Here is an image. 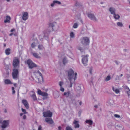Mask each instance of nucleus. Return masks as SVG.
<instances>
[{
	"label": "nucleus",
	"instance_id": "nucleus-8",
	"mask_svg": "<svg viewBox=\"0 0 130 130\" xmlns=\"http://www.w3.org/2000/svg\"><path fill=\"white\" fill-rule=\"evenodd\" d=\"M27 64L28 65L29 68L32 69L33 67H37V65L33 63L32 61L30 60H28L27 61Z\"/></svg>",
	"mask_w": 130,
	"mask_h": 130
},
{
	"label": "nucleus",
	"instance_id": "nucleus-10",
	"mask_svg": "<svg viewBox=\"0 0 130 130\" xmlns=\"http://www.w3.org/2000/svg\"><path fill=\"white\" fill-rule=\"evenodd\" d=\"M18 74V70L17 69H14L13 70V72L12 73V75L14 79H16L17 77Z\"/></svg>",
	"mask_w": 130,
	"mask_h": 130
},
{
	"label": "nucleus",
	"instance_id": "nucleus-44",
	"mask_svg": "<svg viewBox=\"0 0 130 130\" xmlns=\"http://www.w3.org/2000/svg\"><path fill=\"white\" fill-rule=\"evenodd\" d=\"M89 71L90 73L91 74H92V68H91L89 69Z\"/></svg>",
	"mask_w": 130,
	"mask_h": 130
},
{
	"label": "nucleus",
	"instance_id": "nucleus-1",
	"mask_svg": "<svg viewBox=\"0 0 130 130\" xmlns=\"http://www.w3.org/2000/svg\"><path fill=\"white\" fill-rule=\"evenodd\" d=\"M67 72L68 78L70 83V85L69 86V87H71L77 78V74L76 72L74 73L72 69H69L67 71Z\"/></svg>",
	"mask_w": 130,
	"mask_h": 130
},
{
	"label": "nucleus",
	"instance_id": "nucleus-32",
	"mask_svg": "<svg viewBox=\"0 0 130 130\" xmlns=\"http://www.w3.org/2000/svg\"><path fill=\"white\" fill-rule=\"evenodd\" d=\"M68 61L66 58H64L62 60V62L63 64H65L68 63Z\"/></svg>",
	"mask_w": 130,
	"mask_h": 130
},
{
	"label": "nucleus",
	"instance_id": "nucleus-55",
	"mask_svg": "<svg viewBox=\"0 0 130 130\" xmlns=\"http://www.w3.org/2000/svg\"><path fill=\"white\" fill-rule=\"evenodd\" d=\"M4 128H0V130H5L4 129Z\"/></svg>",
	"mask_w": 130,
	"mask_h": 130
},
{
	"label": "nucleus",
	"instance_id": "nucleus-47",
	"mask_svg": "<svg viewBox=\"0 0 130 130\" xmlns=\"http://www.w3.org/2000/svg\"><path fill=\"white\" fill-rule=\"evenodd\" d=\"M14 88L13 87H12V93L13 94H14L15 93V90H14Z\"/></svg>",
	"mask_w": 130,
	"mask_h": 130
},
{
	"label": "nucleus",
	"instance_id": "nucleus-28",
	"mask_svg": "<svg viewBox=\"0 0 130 130\" xmlns=\"http://www.w3.org/2000/svg\"><path fill=\"white\" fill-rule=\"evenodd\" d=\"M4 82L6 84H12V83L11 82L9 79H6L4 80Z\"/></svg>",
	"mask_w": 130,
	"mask_h": 130
},
{
	"label": "nucleus",
	"instance_id": "nucleus-33",
	"mask_svg": "<svg viewBox=\"0 0 130 130\" xmlns=\"http://www.w3.org/2000/svg\"><path fill=\"white\" fill-rule=\"evenodd\" d=\"M70 91H68L67 92H65L64 93V95L67 97H68L70 95Z\"/></svg>",
	"mask_w": 130,
	"mask_h": 130
},
{
	"label": "nucleus",
	"instance_id": "nucleus-31",
	"mask_svg": "<svg viewBox=\"0 0 130 130\" xmlns=\"http://www.w3.org/2000/svg\"><path fill=\"white\" fill-rule=\"evenodd\" d=\"M75 33L73 32H71L70 34V39L71 38H73L75 37Z\"/></svg>",
	"mask_w": 130,
	"mask_h": 130
},
{
	"label": "nucleus",
	"instance_id": "nucleus-19",
	"mask_svg": "<svg viewBox=\"0 0 130 130\" xmlns=\"http://www.w3.org/2000/svg\"><path fill=\"white\" fill-rule=\"evenodd\" d=\"M109 10L111 13L113 15L116 13V10L114 8L111 7L109 8Z\"/></svg>",
	"mask_w": 130,
	"mask_h": 130
},
{
	"label": "nucleus",
	"instance_id": "nucleus-51",
	"mask_svg": "<svg viewBox=\"0 0 130 130\" xmlns=\"http://www.w3.org/2000/svg\"><path fill=\"white\" fill-rule=\"evenodd\" d=\"M3 121L2 118L0 117V123H2Z\"/></svg>",
	"mask_w": 130,
	"mask_h": 130
},
{
	"label": "nucleus",
	"instance_id": "nucleus-45",
	"mask_svg": "<svg viewBox=\"0 0 130 130\" xmlns=\"http://www.w3.org/2000/svg\"><path fill=\"white\" fill-rule=\"evenodd\" d=\"M22 111L24 113V114L27 113V112H26L25 110L23 109V108H22Z\"/></svg>",
	"mask_w": 130,
	"mask_h": 130
},
{
	"label": "nucleus",
	"instance_id": "nucleus-25",
	"mask_svg": "<svg viewBox=\"0 0 130 130\" xmlns=\"http://www.w3.org/2000/svg\"><path fill=\"white\" fill-rule=\"evenodd\" d=\"M10 31L12 33L9 34L10 36H11L12 35H14L15 36L16 35V30L15 29H12Z\"/></svg>",
	"mask_w": 130,
	"mask_h": 130
},
{
	"label": "nucleus",
	"instance_id": "nucleus-20",
	"mask_svg": "<svg viewBox=\"0 0 130 130\" xmlns=\"http://www.w3.org/2000/svg\"><path fill=\"white\" fill-rule=\"evenodd\" d=\"M112 89L113 91L115 92L117 94H119L120 93V90L117 88L116 87L112 86Z\"/></svg>",
	"mask_w": 130,
	"mask_h": 130
},
{
	"label": "nucleus",
	"instance_id": "nucleus-38",
	"mask_svg": "<svg viewBox=\"0 0 130 130\" xmlns=\"http://www.w3.org/2000/svg\"><path fill=\"white\" fill-rule=\"evenodd\" d=\"M114 117L118 119H120L121 118V117L120 115L117 114L114 115Z\"/></svg>",
	"mask_w": 130,
	"mask_h": 130
},
{
	"label": "nucleus",
	"instance_id": "nucleus-48",
	"mask_svg": "<svg viewBox=\"0 0 130 130\" xmlns=\"http://www.w3.org/2000/svg\"><path fill=\"white\" fill-rule=\"evenodd\" d=\"M42 128L41 126H39L38 128V130H42Z\"/></svg>",
	"mask_w": 130,
	"mask_h": 130
},
{
	"label": "nucleus",
	"instance_id": "nucleus-60",
	"mask_svg": "<svg viewBox=\"0 0 130 130\" xmlns=\"http://www.w3.org/2000/svg\"><path fill=\"white\" fill-rule=\"evenodd\" d=\"M129 28L130 29V24L129 25Z\"/></svg>",
	"mask_w": 130,
	"mask_h": 130
},
{
	"label": "nucleus",
	"instance_id": "nucleus-58",
	"mask_svg": "<svg viewBox=\"0 0 130 130\" xmlns=\"http://www.w3.org/2000/svg\"><path fill=\"white\" fill-rule=\"evenodd\" d=\"M7 2H9L10 0H6Z\"/></svg>",
	"mask_w": 130,
	"mask_h": 130
},
{
	"label": "nucleus",
	"instance_id": "nucleus-9",
	"mask_svg": "<svg viewBox=\"0 0 130 130\" xmlns=\"http://www.w3.org/2000/svg\"><path fill=\"white\" fill-rule=\"evenodd\" d=\"M43 116L45 117H51L52 116V113L50 110H47L43 113Z\"/></svg>",
	"mask_w": 130,
	"mask_h": 130
},
{
	"label": "nucleus",
	"instance_id": "nucleus-34",
	"mask_svg": "<svg viewBox=\"0 0 130 130\" xmlns=\"http://www.w3.org/2000/svg\"><path fill=\"white\" fill-rule=\"evenodd\" d=\"M117 25L119 27H122L123 26V25L122 23L118 22L117 23Z\"/></svg>",
	"mask_w": 130,
	"mask_h": 130
},
{
	"label": "nucleus",
	"instance_id": "nucleus-27",
	"mask_svg": "<svg viewBox=\"0 0 130 130\" xmlns=\"http://www.w3.org/2000/svg\"><path fill=\"white\" fill-rule=\"evenodd\" d=\"M11 52V50L9 48H8L5 50V53L7 55H9Z\"/></svg>",
	"mask_w": 130,
	"mask_h": 130
},
{
	"label": "nucleus",
	"instance_id": "nucleus-13",
	"mask_svg": "<svg viewBox=\"0 0 130 130\" xmlns=\"http://www.w3.org/2000/svg\"><path fill=\"white\" fill-rule=\"evenodd\" d=\"M125 93L127 94L128 98L130 96V90L129 88L127 86L124 87Z\"/></svg>",
	"mask_w": 130,
	"mask_h": 130
},
{
	"label": "nucleus",
	"instance_id": "nucleus-17",
	"mask_svg": "<svg viewBox=\"0 0 130 130\" xmlns=\"http://www.w3.org/2000/svg\"><path fill=\"white\" fill-rule=\"evenodd\" d=\"M88 17L91 19L95 21H97V20L95 17L94 14H89L88 15Z\"/></svg>",
	"mask_w": 130,
	"mask_h": 130
},
{
	"label": "nucleus",
	"instance_id": "nucleus-36",
	"mask_svg": "<svg viewBox=\"0 0 130 130\" xmlns=\"http://www.w3.org/2000/svg\"><path fill=\"white\" fill-rule=\"evenodd\" d=\"M20 116H23L22 118L24 119H25L26 118V116L24 114L22 113H21L20 114Z\"/></svg>",
	"mask_w": 130,
	"mask_h": 130
},
{
	"label": "nucleus",
	"instance_id": "nucleus-5",
	"mask_svg": "<svg viewBox=\"0 0 130 130\" xmlns=\"http://www.w3.org/2000/svg\"><path fill=\"white\" fill-rule=\"evenodd\" d=\"M10 121L9 120H4L2 123L1 128H6L9 126Z\"/></svg>",
	"mask_w": 130,
	"mask_h": 130
},
{
	"label": "nucleus",
	"instance_id": "nucleus-43",
	"mask_svg": "<svg viewBox=\"0 0 130 130\" xmlns=\"http://www.w3.org/2000/svg\"><path fill=\"white\" fill-rule=\"evenodd\" d=\"M42 92L40 90H39L38 91V93L40 95H41Z\"/></svg>",
	"mask_w": 130,
	"mask_h": 130
},
{
	"label": "nucleus",
	"instance_id": "nucleus-41",
	"mask_svg": "<svg viewBox=\"0 0 130 130\" xmlns=\"http://www.w3.org/2000/svg\"><path fill=\"white\" fill-rule=\"evenodd\" d=\"M36 45V44L35 43H33L31 44V46L32 48H34Z\"/></svg>",
	"mask_w": 130,
	"mask_h": 130
},
{
	"label": "nucleus",
	"instance_id": "nucleus-21",
	"mask_svg": "<svg viewBox=\"0 0 130 130\" xmlns=\"http://www.w3.org/2000/svg\"><path fill=\"white\" fill-rule=\"evenodd\" d=\"M45 121L46 122L51 124L53 123V121L52 119L50 118H46L45 119Z\"/></svg>",
	"mask_w": 130,
	"mask_h": 130
},
{
	"label": "nucleus",
	"instance_id": "nucleus-50",
	"mask_svg": "<svg viewBox=\"0 0 130 130\" xmlns=\"http://www.w3.org/2000/svg\"><path fill=\"white\" fill-rule=\"evenodd\" d=\"M21 28L22 30H23L25 29V27L24 26H23L21 27Z\"/></svg>",
	"mask_w": 130,
	"mask_h": 130
},
{
	"label": "nucleus",
	"instance_id": "nucleus-35",
	"mask_svg": "<svg viewBox=\"0 0 130 130\" xmlns=\"http://www.w3.org/2000/svg\"><path fill=\"white\" fill-rule=\"evenodd\" d=\"M38 48L40 50H42L43 49L44 47L42 45H39L38 46Z\"/></svg>",
	"mask_w": 130,
	"mask_h": 130
},
{
	"label": "nucleus",
	"instance_id": "nucleus-24",
	"mask_svg": "<svg viewBox=\"0 0 130 130\" xmlns=\"http://www.w3.org/2000/svg\"><path fill=\"white\" fill-rule=\"evenodd\" d=\"M85 122L90 125H91L93 124V121L91 120L87 119L86 120Z\"/></svg>",
	"mask_w": 130,
	"mask_h": 130
},
{
	"label": "nucleus",
	"instance_id": "nucleus-59",
	"mask_svg": "<svg viewBox=\"0 0 130 130\" xmlns=\"http://www.w3.org/2000/svg\"><path fill=\"white\" fill-rule=\"evenodd\" d=\"M41 36H39V38H40V39H41Z\"/></svg>",
	"mask_w": 130,
	"mask_h": 130
},
{
	"label": "nucleus",
	"instance_id": "nucleus-46",
	"mask_svg": "<svg viewBox=\"0 0 130 130\" xmlns=\"http://www.w3.org/2000/svg\"><path fill=\"white\" fill-rule=\"evenodd\" d=\"M54 95L55 98H57L59 97L58 95H57L56 94H54Z\"/></svg>",
	"mask_w": 130,
	"mask_h": 130
},
{
	"label": "nucleus",
	"instance_id": "nucleus-62",
	"mask_svg": "<svg viewBox=\"0 0 130 130\" xmlns=\"http://www.w3.org/2000/svg\"><path fill=\"white\" fill-rule=\"evenodd\" d=\"M101 4H102V3H101Z\"/></svg>",
	"mask_w": 130,
	"mask_h": 130
},
{
	"label": "nucleus",
	"instance_id": "nucleus-3",
	"mask_svg": "<svg viewBox=\"0 0 130 130\" xmlns=\"http://www.w3.org/2000/svg\"><path fill=\"white\" fill-rule=\"evenodd\" d=\"M89 56L88 55H82V63L86 66L88 63Z\"/></svg>",
	"mask_w": 130,
	"mask_h": 130
},
{
	"label": "nucleus",
	"instance_id": "nucleus-14",
	"mask_svg": "<svg viewBox=\"0 0 130 130\" xmlns=\"http://www.w3.org/2000/svg\"><path fill=\"white\" fill-rule=\"evenodd\" d=\"M30 96L35 101L37 100V98L36 96L35 93L34 92L32 91L30 92Z\"/></svg>",
	"mask_w": 130,
	"mask_h": 130
},
{
	"label": "nucleus",
	"instance_id": "nucleus-15",
	"mask_svg": "<svg viewBox=\"0 0 130 130\" xmlns=\"http://www.w3.org/2000/svg\"><path fill=\"white\" fill-rule=\"evenodd\" d=\"M114 104V102L112 100H110L107 103V106L110 107H112Z\"/></svg>",
	"mask_w": 130,
	"mask_h": 130
},
{
	"label": "nucleus",
	"instance_id": "nucleus-22",
	"mask_svg": "<svg viewBox=\"0 0 130 130\" xmlns=\"http://www.w3.org/2000/svg\"><path fill=\"white\" fill-rule=\"evenodd\" d=\"M11 19L10 17L9 16H7L6 17L5 20L4 21L5 23H9L10 22V20Z\"/></svg>",
	"mask_w": 130,
	"mask_h": 130
},
{
	"label": "nucleus",
	"instance_id": "nucleus-7",
	"mask_svg": "<svg viewBox=\"0 0 130 130\" xmlns=\"http://www.w3.org/2000/svg\"><path fill=\"white\" fill-rule=\"evenodd\" d=\"M81 43L82 44L85 45L88 44L90 43L89 39L87 37H84L82 39Z\"/></svg>",
	"mask_w": 130,
	"mask_h": 130
},
{
	"label": "nucleus",
	"instance_id": "nucleus-30",
	"mask_svg": "<svg viewBox=\"0 0 130 130\" xmlns=\"http://www.w3.org/2000/svg\"><path fill=\"white\" fill-rule=\"evenodd\" d=\"M41 95L44 97V99L47 98L48 94L46 92H43Z\"/></svg>",
	"mask_w": 130,
	"mask_h": 130
},
{
	"label": "nucleus",
	"instance_id": "nucleus-4",
	"mask_svg": "<svg viewBox=\"0 0 130 130\" xmlns=\"http://www.w3.org/2000/svg\"><path fill=\"white\" fill-rule=\"evenodd\" d=\"M13 65L14 68H19V60L18 58L15 57L14 58Z\"/></svg>",
	"mask_w": 130,
	"mask_h": 130
},
{
	"label": "nucleus",
	"instance_id": "nucleus-52",
	"mask_svg": "<svg viewBox=\"0 0 130 130\" xmlns=\"http://www.w3.org/2000/svg\"><path fill=\"white\" fill-rule=\"evenodd\" d=\"M58 128L59 130H61V126H59Z\"/></svg>",
	"mask_w": 130,
	"mask_h": 130
},
{
	"label": "nucleus",
	"instance_id": "nucleus-53",
	"mask_svg": "<svg viewBox=\"0 0 130 130\" xmlns=\"http://www.w3.org/2000/svg\"><path fill=\"white\" fill-rule=\"evenodd\" d=\"M98 105H94V107L95 108H97L98 107Z\"/></svg>",
	"mask_w": 130,
	"mask_h": 130
},
{
	"label": "nucleus",
	"instance_id": "nucleus-61",
	"mask_svg": "<svg viewBox=\"0 0 130 130\" xmlns=\"http://www.w3.org/2000/svg\"><path fill=\"white\" fill-rule=\"evenodd\" d=\"M129 4H130V1H129Z\"/></svg>",
	"mask_w": 130,
	"mask_h": 130
},
{
	"label": "nucleus",
	"instance_id": "nucleus-39",
	"mask_svg": "<svg viewBox=\"0 0 130 130\" xmlns=\"http://www.w3.org/2000/svg\"><path fill=\"white\" fill-rule=\"evenodd\" d=\"M78 26V24L77 23H76L74 24L73 27L74 28H76Z\"/></svg>",
	"mask_w": 130,
	"mask_h": 130
},
{
	"label": "nucleus",
	"instance_id": "nucleus-40",
	"mask_svg": "<svg viewBox=\"0 0 130 130\" xmlns=\"http://www.w3.org/2000/svg\"><path fill=\"white\" fill-rule=\"evenodd\" d=\"M110 79V76H107L105 80L106 81H107L109 80Z\"/></svg>",
	"mask_w": 130,
	"mask_h": 130
},
{
	"label": "nucleus",
	"instance_id": "nucleus-26",
	"mask_svg": "<svg viewBox=\"0 0 130 130\" xmlns=\"http://www.w3.org/2000/svg\"><path fill=\"white\" fill-rule=\"evenodd\" d=\"M113 15L114 18L116 20H118L120 18V16L118 14L115 13Z\"/></svg>",
	"mask_w": 130,
	"mask_h": 130
},
{
	"label": "nucleus",
	"instance_id": "nucleus-2",
	"mask_svg": "<svg viewBox=\"0 0 130 130\" xmlns=\"http://www.w3.org/2000/svg\"><path fill=\"white\" fill-rule=\"evenodd\" d=\"M34 74L36 78V82L38 83H41L43 82V79L41 73L38 71H34Z\"/></svg>",
	"mask_w": 130,
	"mask_h": 130
},
{
	"label": "nucleus",
	"instance_id": "nucleus-29",
	"mask_svg": "<svg viewBox=\"0 0 130 130\" xmlns=\"http://www.w3.org/2000/svg\"><path fill=\"white\" fill-rule=\"evenodd\" d=\"M32 55L35 57L36 58H39L40 57V56L37 53H33Z\"/></svg>",
	"mask_w": 130,
	"mask_h": 130
},
{
	"label": "nucleus",
	"instance_id": "nucleus-6",
	"mask_svg": "<svg viewBox=\"0 0 130 130\" xmlns=\"http://www.w3.org/2000/svg\"><path fill=\"white\" fill-rule=\"evenodd\" d=\"M49 26V27H52V30L53 31H56L58 29V26L55 22H53L50 23Z\"/></svg>",
	"mask_w": 130,
	"mask_h": 130
},
{
	"label": "nucleus",
	"instance_id": "nucleus-16",
	"mask_svg": "<svg viewBox=\"0 0 130 130\" xmlns=\"http://www.w3.org/2000/svg\"><path fill=\"white\" fill-rule=\"evenodd\" d=\"M28 17V15L27 13L26 12H24L22 16V19L24 21L26 20Z\"/></svg>",
	"mask_w": 130,
	"mask_h": 130
},
{
	"label": "nucleus",
	"instance_id": "nucleus-49",
	"mask_svg": "<svg viewBox=\"0 0 130 130\" xmlns=\"http://www.w3.org/2000/svg\"><path fill=\"white\" fill-rule=\"evenodd\" d=\"M8 74H9V73H7V75H6V76H5V75L4 74V76L5 77H7L8 76Z\"/></svg>",
	"mask_w": 130,
	"mask_h": 130
},
{
	"label": "nucleus",
	"instance_id": "nucleus-37",
	"mask_svg": "<svg viewBox=\"0 0 130 130\" xmlns=\"http://www.w3.org/2000/svg\"><path fill=\"white\" fill-rule=\"evenodd\" d=\"M77 49L81 52H82L84 51V49L81 47L80 46H78L77 47Z\"/></svg>",
	"mask_w": 130,
	"mask_h": 130
},
{
	"label": "nucleus",
	"instance_id": "nucleus-63",
	"mask_svg": "<svg viewBox=\"0 0 130 130\" xmlns=\"http://www.w3.org/2000/svg\"><path fill=\"white\" fill-rule=\"evenodd\" d=\"M46 34H45V35H44V36H45H45H46Z\"/></svg>",
	"mask_w": 130,
	"mask_h": 130
},
{
	"label": "nucleus",
	"instance_id": "nucleus-23",
	"mask_svg": "<svg viewBox=\"0 0 130 130\" xmlns=\"http://www.w3.org/2000/svg\"><path fill=\"white\" fill-rule=\"evenodd\" d=\"M79 122L78 121L74 120L73 122V124L75 125L74 127L75 128H79V125L78 124Z\"/></svg>",
	"mask_w": 130,
	"mask_h": 130
},
{
	"label": "nucleus",
	"instance_id": "nucleus-12",
	"mask_svg": "<svg viewBox=\"0 0 130 130\" xmlns=\"http://www.w3.org/2000/svg\"><path fill=\"white\" fill-rule=\"evenodd\" d=\"M61 4V3L60 2L56 0L54 1L51 4L50 7H53L55 6L56 4Z\"/></svg>",
	"mask_w": 130,
	"mask_h": 130
},
{
	"label": "nucleus",
	"instance_id": "nucleus-56",
	"mask_svg": "<svg viewBox=\"0 0 130 130\" xmlns=\"http://www.w3.org/2000/svg\"><path fill=\"white\" fill-rule=\"evenodd\" d=\"M123 75L122 74H121L120 75V77H122L123 76Z\"/></svg>",
	"mask_w": 130,
	"mask_h": 130
},
{
	"label": "nucleus",
	"instance_id": "nucleus-57",
	"mask_svg": "<svg viewBox=\"0 0 130 130\" xmlns=\"http://www.w3.org/2000/svg\"><path fill=\"white\" fill-rule=\"evenodd\" d=\"M17 84H14V86H15Z\"/></svg>",
	"mask_w": 130,
	"mask_h": 130
},
{
	"label": "nucleus",
	"instance_id": "nucleus-18",
	"mask_svg": "<svg viewBox=\"0 0 130 130\" xmlns=\"http://www.w3.org/2000/svg\"><path fill=\"white\" fill-rule=\"evenodd\" d=\"M22 102L26 108L28 109L29 108V105L27 101L25 100H22Z\"/></svg>",
	"mask_w": 130,
	"mask_h": 130
},
{
	"label": "nucleus",
	"instance_id": "nucleus-42",
	"mask_svg": "<svg viewBox=\"0 0 130 130\" xmlns=\"http://www.w3.org/2000/svg\"><path fill=\"white\" fill-rule=\"evenodd\" d=\"M66 130H73L72 128L70 126H68L66 127Z\"/></svg>",
	"mask_w": 130,
	"mask_h": 130
},
{
	"label": "nucleus",
	"instance_id": "nucleus-11",
	"mask_svg": "<svg viewBox=\"0 0 130 130\" xmlns=\"http://www.w3.org/2000/svg\"><path fill=\"white\" fill-rule=\"evenodd\" d=\"M64 83L63 81H60L59 82L58 85L60 87L59 90L62 92H64V89L63 87Z\"/></svg>",
	"mask_w": 130,
	"mask_h": 130
},
{
	"label": "nucleus",
	"instance_id": "nucleus-54",
	"mask_svg": "<svg viewBox=\"0 0 130 130\" xmlns=\"http://www.w3.org/2000/svg\"><path fill=\"white\" fill-rule=\"evenodd\" d=\"M79 104L80 105H81L82 104V102H80L79 103Z\"/></svg>",
	"mask_w": 130,
	"mask_h": 130
}]
</instances>
